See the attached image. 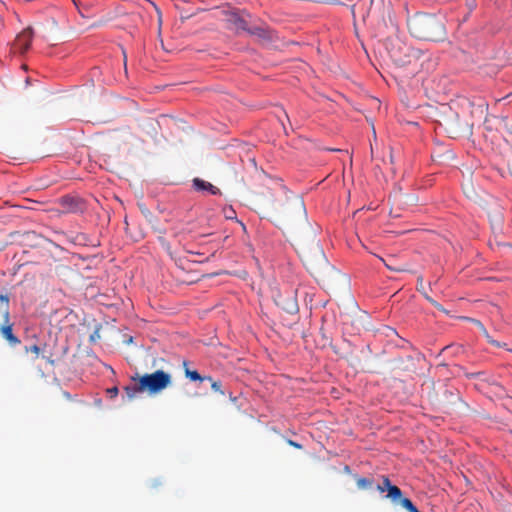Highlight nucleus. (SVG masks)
<instances>
[{
  "instance_id": "1",
  "label": "nucleus",
  "mask_w": 512,
  "mask_h": 512,
  "mask_svg": "<svg viewBox=\"0 0 512 512\" xmlns=\"http://www.w3.org/2000/svg\"><path fill=\"white\" fill-rule=\"evenodd\" d=\"M258 209L279 227L294 226L306 221L307 216L303 199L285 190L263 193L258 200Z\"/></svg>"
},
{
  "instance_id": "2",
  "label": "nucleus",
  "mask_w": 512,
  "mask_h": 512,
  "mask_svg": "<svg viewBox=\"0 0 512 512\" xmlns=\"http://www.w3.org/2000/svg\"><path fill=\"white\" fill-rule=\"evenodd\" d=\"M410 34L420 40L439 41L445 37V26L434 15L419 13L408 19Z\"/></svg>"
},
{
  "instance_id": "3",
  "label": "nucleus",
  "mask_w": 512,
  "mask_h": 512,
  "mask_svg": "<svg viewBox=\"0 0 512 512\" xmlns=\"http://www.w3.org/2000/svg\"><path fill=\"white\" fill-rule=\"evenodd\" d=\"M131 379L135 381L136 384L124 388L129 399H133L137 393L142 392L157 394L169 387L172 383L171 375L163 370H156L153 373H147L142 376H133Z\"/></svg>"
},
{
  "instance_id": "4",
  "label": "nucleus",
  "mask_w": 512,
  "mask_h": 512,
  "mask_svg": "<svg viewBox=\"0 0 512 512\" xmlns=\"http://www.w3.org/2000/svg\"><path fill=\"white\" fill-rule=\"evenodd\" d=\"M388 51L390 58L399 66L409 64L411 57L414 56L413 50L398 39L391 42Z\"/></svg>"
},
{
  "instance_id": "5",
  "label": "nucleus",
  "mask_w": 512,
  "mask_h": 512,
  "mask_svg": "<svg viewBox=\"0 0 512 512\" xmlns=\"http://www.w3.org/2000/svg\"><path fill=\"white\" fill-rule=\"evenodd\" d=\"M303 261L307 269L313 275L319 274L322 268L327 265L325 255L320 248H317L316 250L315 259H313L311 255H304Z\"/></svg>"
},
{
  "instance_id": "6",
  "label": "nucleus",
  "mask_w": 512,
  "mask_h": 512,
  "mask_svg": "<svg viewBox=\"0 0 512 512\" xmlns=\"http://www.w3.org/2000/svg\"><path fill=\"white\" fill-rule=\"evenodd\" d=\"M227 22L230 25V28L234 29L237 33L246 31L249 34H259L260 31L259 28H249L248 23L241 17L240 14L235 12H232L228 15Z\"/></svg>"
},
{
  "instance_id": "7",
  "label": "nucleus",
  "mask_w": 512,
  "mask_h": 512,
  "mask_svg": "<svg viewBox=\"0 0 512 512\" xmlns=\"http://www.w3.org/2000/svg\"><path fill=\"white\" fill-rule=\"evenodd\" d=\"M33 37V31L30 27L24 29L21 33H19L14 41L13 49L18 53H25L31 44Z\"/></svg>"
},
{
  "instance_id": "8",
  "label": "nucleus",
  "mask_w": 512,
  "mask_h": 512,
  "mask_svg": "<svg viewBox=\"0 0 512 512\" xmlns=\"http://www.w3.org/2000/svg\"><path fill=\"white\" fill-rule=\"evenodd\" d=\"M374 0H357L351 7L353 17H359L363 21L368 17Z\"/></svg>"
},
{
  "instance_id": "9",
  "label": "nucleus",
  "mask_w": 512,
  "mask_h": 512,
  "mask_svg": "<svg viewBox=\"0 0 512 512\" xmlns=\"http://www.w3.org/2000/svg\"><path fill=\"white\" fill-rule=\"evenodd\" d=\"M377 490L379 492L387 491V498H390L393 501L402 498V491L399 487L392 485L391 481L388 477L384 476L382 480V484L377 485Z\"/></svg>"
},
{
  "instance_id": "10",
  "label": "nucleus",
  "mask_w": 512,
  "mask_h": 512,
  "mask_svg": "<svg viewBox=\"0 0 512 512\" xmlns=\"http://www.w3.org/2000/svg\"><path fill=\"white\" fill-rule=\"evenodd\" d=\"M1 335L6 339L10 346L15 347L21 343L20 339L13 333V325L4 320V325L0 328Z\"/></svg>"
},
{
  "instance_id": "11",
  "label": "nucleus",
  "mask_w": 512,
  "mask_h": 512,
  "mask_svg": "<svg viewBox=\"0 0 512 512\" xmlns=\"http://www.w3.org/2000/svg\"><path fill=\"white\" fill-rule=\"evenodd\" d=\"M192 185H193V188L196 191H207L211 195H218V194H220L219 188H217L216 186H214L210 182L205 181V180L200 179V178H194L192 180Z\"/></svg>"
},
{
  "instance_id": "12",
  "label": "nucleus",
  "mask_w": 512,
  "mask_h": 512,
  "mask_svg": "<svg viewBox=\"0 0 512 512\" xmlns=\"http://www.w3.org/2000/svg\"><path fill=\"white\" fill-rule=\"evenodd\" d=\"M446 130L448 133L452 134V135H459L460 133L463 132V126L462 124L459 122L458 120V116L456 115V120L453 121V120H448L446 122V126H445Z\"/></svg>"
},
{
  "instance_id": "13",
  "label": "nucleus",
  "mask_w": 512,
  "mask_h": 512,
  "mask_svg": "<svg viewBox=\"0 0 512 512\" xmlns=\"http://www.w3.org/2000/svg\"><path fill=\"white\" fill-rule=\"evenodd\" d=\"M183 368H184L185 376L187 378H189L191 381H204L206 379L211 380V377H205V376L203 377L196 370H190L188 368L187 361L183 362Z\"/></svg>"
},
{
  "instance_id": "14",
  "label": "nucleus",
  "mask_w": 512,
  "mask_h": 512,
  "mask_svg": "<svg viewBox=\"0 0 512 512\" xmlns=\"http://www.w3.org/2000/svg\"><path fill=\"white\" fill-rule=\"evenodd\" d=\"M279 305L290 314L298 311V304L295 297H289L285 303H279Z\"/></svg>"
},
{
  "instance_id": "15",
  "label": "nucleus",
  "mask_w": 512,
  "mask_h": 512,
  "mask_svg": "<svg viewBox=\"0 0 512 512\" xmlns=\"http://www.w3.org/2000/svg\"><path fill=\"white\" fill-rule=\"evenodd\" d=\"M475 325L476 327L481 331V333L483 334V336L487 339V341L489 343H491L492 345H495V346H498L500 347L501 344L495 340H493L491 338V336L489 335L488 331L486 330V328L484 327V325L479 321V320H476V319H470Z\"/></svg>"
},
{
  "instance_id": "16",
  "label": "nucleus",
  "mask_w": 512,
  "mask_h": 512,
  "mask_svg": "<svg viewBox=\"0 0 512 512\" xmlns=\"http://www.w3.org/2000/svg\"><path fill=\"white\" fill-rule=\"evenodd\" d=\"M0 302L3 306V317L7 322L9 320V295L0 292Z\"/></svg>"
},
{
  "instance_id": "17",
  "label": "nucleus",
  "mask_w": 512,
  "mask_h": 512,
  "mask_svg": "<svg viewBox=\"0 0 512 512\" xmlns=\"http://www.w3.org/2000/svg\"><path fill=\"white\" fill-rule=\"evenodd\" d=\"M62 203L67 206V208L72 211V212H75L78 210L79 208V201L78 200H75L74 198H71V197H63L62 198Z\"/></svg>"
},
{
  "instance_id": "18",
  "label": "nucleus",
  "mask_w": 512,
  "mask_h": 512,
  "mask_svg": "<svg viewBox=\"0 0 512 512\" xmlns=\"http://www.w3.org/2000/svg\"><path fill=\"white\" fill-rule=\"evenodd\" d=\"M356 482L358 488L362 490L370 489L373 486V480L370 478L359 477L357 478Z\"/></svg>"
},
{
  "instance_id": "19",
  "label": "nucleus",
  "mask_w": 512,
  "mask_h": 512,
  "mask_svg": "<svg viewBox=\"0 0 512 512\" xmlns=\"http://www.w3.org/2000/svg\"><path fill=\"white\" fill-rule=\"evenodd\" d=\"M400 503L408 512H420L408 498H401Z\"/></svg>"
},
{
  "instance_id": "20",
  "label": "nucleus",
  "mask_w": 512,
  "mask_h": 512,
  "mask_svg": "<svg viewBox=\"0 0 512 512\" xmlns=\"http://www.w3.org/2000/svg\"><path fill=\"white\" fill-rule=\"evenodd\" d=\"M40 351H41L40 347L37 346V345H31V346H26L25 347V352L26 353L31 352V353L35 354V358H37L39 356Z\"/></svg>"
},
{
  "instance_id": "21",
  "label": "nucleus",
  "mask_w": 512,
  "mask_h": 512,
  "mask_svg": "<svg viewBox=\"0 0 512 512\" xmlns=\"http://www.w3.org/2000/svg\"><path fill=\"white\" fill-rule=\"evenodd\" d=\"M424 297L427 301H429L434 307H436L438 310L440 311H445L444 308L442 307V305H440L437 301H435L434 299H432L428 293H424Z\"/></svg>"
},
{
  "instance_id": "22",
  "label": "nucleus",
  "mask_w": 512,
  "mask_h": 512,
  "mask_svg": "<svg viewBox=\"0 0 512 512\" xmlns=\"http://www.w3.org/2000/svg\"><path fill=\"white\" fill-rule=\"evenodd\" d=\"M424 297L427 301H429L434 307H436L438 310L440 311H445L444 308L442 307V305H440L437 301H435L434 299H432L428 293H424Z\"/></svg>"
},
{
  "instance_id": "23",
  "label": "nucleus",
  "mask_w": 512,
  "mask_h": 512,
  "mask_svg": "<svg viewBox=\"0 0 512 512\" xmlns=\"http://www.w3.org/2000/svg\"><path fill=\"white\" fill-rule=\"evenodd\" d=\"M211 381V388L215 391V392H219L221 394H224V392L222 391L221 387H222V384L220 381H212V379L210 380Z\"/></svg>"
},
{
  "instance_id": "24",
  "label": "nucleus",
  "mask_w": 512,
  "mask_h": 512,
  "mask_svg": "<svg viewBox=\"0 0 512 512\" xmlns=\"http://www.w3.org/2000/svg\"><path fill=\"white\" fill-rule=\"evenodd\" d=\"M417 290L420 291L423 295L424 293H427L424 289V285H423V278L420 276L418 278V287H417Z\"/></svg>"
},
{
  "instance_id": "25",
  "label": "nucleus",
  "mask_w": 512,
  "mask_h": 512,
  "mask_svg": "<svg viewBox=\"0 0 512 512\" xmlns=\"http://www.w3.org/2000/svg\"><path fill=\"white\" fill-rule=\"evenodd\" d=\"M466 6L470 12L473 11L476 8V0H466Z\"/></svg>"
},
{
  "instance_id": "26",
  "label": "nucleus",
  "mask_w": 512,
  "mask_h": 512,
  "mask_svg": "<svg viewBox=\"0 0 512 512\" xmlns=\"http://www.w3.org/2000/svg\"><path fill=\"white\" fill-rule=\"evenodd\" d=\"M99 338H100L99 330H96V331H94L93 334H91L90 341L94 342L96 339H99Z\"/></svg>"
},
{
  "instance_id": "27",
  "label": "nucleus",
  "mask_w": 512,
  "mask_h": 512,
  "mask_svg": "<svg viewBox=\"0 0 512 512\" xmlns=\"http://www.w3.org/2000/svg\"><path fill=\"white\" fill-rule=\"evenodd\" d=\"M108 392L112 395V396H116L118 394V389L117 387H113L111 389L108 390Z\"/></svg>"
},
{
  "instance_id": "28",
  "label": "nucleus",
  "mask_w": 512,
  "mask_h": 512,
  "mask_svg": "<svg viewBox=\"0 0 512 512\" xmlns=\"http://www.w3.org/2000/svg\"><path fill=\"white\" fill-rule=\"evenodd\" d=\"M288 443H289V445H291V446H293L295 448H298V449L301 448L300 444H298V443H296V442H294L292 440H289Z\"/></svg>"
},
{
  "instance_id": "29",
  "label": "nucleus",
  "mask_w": 512,
  "mask_h": 512,
  "mask_svg": "<svg viewBox=\"0 0 512 512\" xmlns=\"http://www.w3.org/2000/svg\"><path fill=\"white\" fill-rule=\"evenodd\" d=\"M234 214H235V211L231 209V210L229 211V213H226V218H227V219H232V218L234 217V216H233Z\"/></svg>"
},
{
  "instance_id": "30",
  "label": "nucleus",
  "mask_w": 512,
  "mask_h": 512,
  "mask_svg": "<svg viewBox=\"0 0 512 512\" xmlns=\"http://www.w3.org/2000/svg\"><path fill=\"white\" fill-rule=\"evenodd\" d=\"M508 166H509V170H510V172L512 174V159L509 160Z\"/></svg>"
},
{
  "instance_id": "31",
  "label": "nucleus",
  "mask_w": 512,
  "mask_h": 512,
  "mask_svg": "<svg viewBox=\"0 0 512 512\" xmlns=\"http://www.w3.org/2000/svg\"><path fill=\"white\" fill-rule=\"evenodd\" d=\"M150 3H151V5H153V6H154V8H155V10L158 12V14H160V11H159L158 7H157L153 2H150Z\"/></svg>"
},
{
  "instance_id": "32",
  "label": "nucleus",
  "mask_w": 512,
  "mask_h": 512,
  "mask_svg": "<svg viewBox=\"0 0 512 512\" xmlns=\"http://www.w3.org/2000/svg\"><path fill=\"white\" fill-rule=\"evenodd\" d=\"M64 396H65L66 398H68V399L70 398V394H69V393H67V392H64Z\"/></svg>"
},
{
  "instance_id": "33",
  "label": "nucleus",
  "mask_w": 512,
  "mask_h": 512,
  "mask_svg": "<svg viewBox=\"0 0 512 512\" xmlns=\"http://www.w3.org/2000/svg\"><path fill=\"white\" fill-rule=\"evenodd\" d=\"M396 271H404V269H401V268H398V269H395Z\"/></svg>"
}]
</instances>
